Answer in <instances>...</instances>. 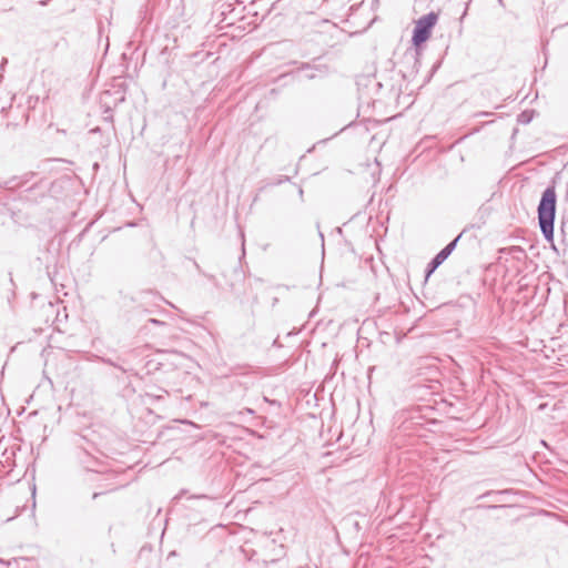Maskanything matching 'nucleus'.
<instances>
[{"label":"nucleus","mask_w":568,"mask_h":568,"mask_svg":"<svg viewBox=\"0 0 568 568\" xmlns=\"http://www.w3.org/2000/svg\"><path fill=\"white\" fill-rule=\"evenodd\" d=\"M556 190L548 186L541 194L538 205V222L544 237L551 242L554 240V221L556 214Z\"/></svg>","instance_id":"1"},{"label":"nucleus","mask_w":568,"mask_h":568,"mask_svg":"<svg viewBox=\"0 0 568 568\" xmlns=\"http://www.w3.org/2000/svg\"><path fill=\"white\" fill-rule=\"evenodd\" d=\"M437 19L438 16L434 12H430L416 21L413 34V42L415 45H419L427 41L430 36V30L436 24Z\"/></svg>","instance_id":"2"},{"label":"nucleus","mask_w":568,"mask_h":568,"mask_svg":"<svg viewBox=\"0 0 568 568\" xmlns=\"http://www.w3.org/2000/svg\"><path fill=\"white\" fill-rule=\"evenodd\" d=\"M459 236H457L454 241H452L448 245H446L429 263L428 274L434 272L453 252L456 246Z\"/></svg>","instance_id":"3"},{"label":"nucleus","mask_w":568,"mask_h":568,"mask_svg":"<svg viewBox=\"0 0 568 568\" xmlns=\"http://www.w3.org/2000/svg\"><path fill=\"white\" fill-rule=\"evenodd\" d=\"M151 322L154 323V324H159L160 323L158 320H152Z\"/></svg>","instance_id":"4"}]
</instances>
